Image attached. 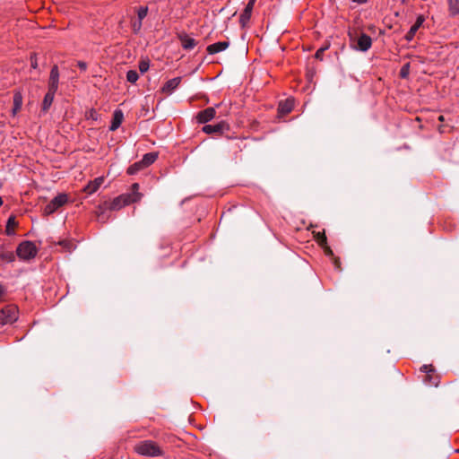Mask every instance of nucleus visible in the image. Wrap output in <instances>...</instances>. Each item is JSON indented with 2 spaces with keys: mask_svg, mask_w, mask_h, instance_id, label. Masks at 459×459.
Here are the masks:
<instances>
[{
  "mask_svg": "<svg viewBox=\"0 0 459 459\" xmlns=\"http://www.w3.org/2000/svg\"><path fill=\"white\" fill-rule=\"evenodd\" d=\"M150 67V62L148 59H142L140 62H139V70L141 72V74H144L148 71Z\"/></svg>",
  "mask_w": 459,
  "mask_h": 459,
  "instance_id": "27",
  "label": "nucleus"
},
{
  "mask_svg": "<svg viewBox=\"0 0 459 459\" xmlns=\"http://www.w3.org/2000/svg\"><path fill=\"white\" fill-rule=\"evenodd\" d=\"M448 10L452 16L459 14V0H447Z\"/></svg>",
  "mask_w": 459,
  "mask_h": 459,
  "instance_id": "21",
  "label": "nucleus"
},
{
  "mask_svg": "<svg viewBox=\"0 0 459 459\" xmlns=\"http://www.w3.org/2000/svg\"><path fill=\"white\" fill-rule=\"evenodd\" d=\"M4 289L2 286V284H0V297L4 294Z\"/></svg>",
  "mask_w": 459,
  "mask_h": 459,
  "instance_id": "36",
  "label": "nucleus"
},
{
  "mask_svg": "<svg viewBox=\"0 0 459 459\" xmlns=\"http://www.w3.org/2000/svg\"><path fill=\"white\" fill-rule=\"evenodd\" d=\"M181 82L180 77H175L169 80L162 87V91L167 94H171L173 91L179 85Z\"/></svg>",
  "mask_w": 459,
  "mask_h": 459,
  "instance_id": "14",
  "label": "nucleus"
},
{
  "mask_svg": "<svg viewBox=\"0 0 459 459\" xmlns=\"http://www.w3.org/2000/svg\"><path fill=\"white\" fill-rule=\"evenodd\" d=\"M327 48H328V47H324V48H319V49L316 52V54H315L316 58L322 60V59H323L324 52H325Z\"/></svg>",
  "mask_w": 459,
  "mask_h": 459,
  "instance_id": "30",
  "label": "nucleus"
},
{
  "mask_svg": "<svg viewBox=\"0 0 459 459\" xmlns=\"http://www.w3.org/2000/svg\"><path fill=\"white\" fill-rule=\"evenodd\" d=\"M293 100H286L284 102H281L279 105V111L283 114H287L292 110Z\"/></svg>",
  "mask_w": 459,
  "mask_h": 459,
  "instance_id": "20",
  "label": "nucleus"
},
{
  "mask_svg": "<svg viewBox=\"0 0 459 459\" xmlns=\"http://www.w3.org/2000/svg\"><path fill=\"white\" fill-rule=\"evenodd\" d=\"M430 367H431L430 365H423V366H421L420 370L425 372V373H429V372H430L432 370L430 368Z\"/></svg>",
  "mask_w": 459,
  "mask_h": 459,
  "instance_id": "33",
  "label": "nucleus"
},
{
  "mask_svg": "<svg viewBox=\"0 0 459 459\" xmlns=\"http://www.w3.org/2000/svg\"><path fill=\"white\" fill-rule=\"evenodd\" d=\"M352 1L357 4H365L367 2V0H352Z\"/></svg>",
  "mask_w": 459,
  "mask_h": 459,
  "instance_id": "35",
  "label": "nucleus"
},
{
  "mask_svg": "<svg viewBox=\"0 0 459 459\" xmlns=\"http://www.w3.org/2000/svg\"><path fill=\"white\" fill-rule=\"evenodd\" d=\"M16 222H15V219L14 217H10L7 221V224H6V233L7 235H13L14 234V231L13 229H11L12 227L15 226Z\"/></svg>",
  "mask_w": 459,
  "mask_h": 459,
  "instance_id": "25",
  "label": "nucleus"
},
{
  "mask_svg": "<svg viewBox=\"0 0 459 459\" xmlns=\"http://www.w3.org/2000/svg\"><path fill=\"white\" fill-rule=\"evenodd\" d=\"M77 65H78V66H79V68H80L81 70H82V71H85V70H86V68H87V64H86L85 62H83V61H79V62L77 63Z\"/></svg>",
  "mask_w": 459,
  "mask_h": 459,
  "instance_id": "32",
  "label": "nucleus"
},
{
  "mask_svg": "<svg viewBox=\"0 0 459 459\" xmlns=\"http://www.w3.org/2000/svg\"><path fill=\"white\" fill-rule=\"evenodd\" d=\"M145 167L143 166V164L141 163V160L134 163L133 165H131L128 169H127V173L129 175H134L136 174L138 171H140L141 169H144Z\"/></svg>",
  "mask_w": 459,
  "mask_h": 459,
  "instance_id": "22",
  "label": "nucleus"
},
{
  "mask_svg": "<svg viewBox=\"0 0 459 459\" xmlns=\"http://www.w3.org/2000/svg\"><path fill=\"white\" fill-rule=\"evenodd\" d=\"M425 18L423 15H419L416 19V22L411 27L410 30L405 35V39L407 41H411L415 36V33L419 30V28L423 24Z\"/></svg>",
  "mask_w": 459,
  "mask_h": 459,
  "instance_id": "11",
  "label": "nucleus"
},
{
  "mask_svg": "<svg viewBox=\"0 0 459 459\" xmlns=\"http://www.w3.org/2000/svg\"><path fill=\"white\" fill-rule=\"evenodd\" d=\"M30 62H31V67L36 69L38 66V62L35 55H32L30 56Z\"/></svg>",
  "mask_w": 459,
  "mask_h": 459,
  "instance_id": "31",
  "label": "nucleus"
},
{
  "mask_svg": "<svg viewBox=\"0 0 459 459\" xmlns=\"http://www.w3.org/2000/svg\"><path fill=\"white\" fill-rule=\"evenodd\" d=\"M22 95L21 92H15L13 95V115L14 116L22 108Z\"/></svg>",
  "mask_w": 459,
  "mask_h": 459,
  "instance_id": "19",
  "label": "nucleus"
},
{
  "mask_svg": "<svg viewBox=\"0 0 459 459\" xmlns=\"http://www.w3.org/2000/svg\"><path fill=\"white\" fill-rule=\"evenodd\" d=\"M124 119V113L121 109H116L113 113L111 125L109 126L110 131H116L122 124Z\"/></svg>",
  "mask_w": 459,
  "mask_h": 459,
  "instance_id": "13",
  "label": "nucleus"
},
{
  "mask_svg": "<svg viewBox=\"0 0 459 459\" xmlns=\"http://www.w3.org/2000/svg\"><path fill=\"white\" fill-rule=\"evenodd\" d=\"M179 39L184 49L191 50L196 46L195 39L187 35H181Z\"/></svg>",
  "mask_w": 459,
  "mask_h": 459,
  "instance_id": "17",
  "label": "nucleus"
},
{
  "mask_svg": "<svg viewBox=\"0 0 459 459\" xmlns=\"http://www.w3.org/2000/svg\"><path fill=\"white\" fill-rule=\"evenodd\" d=\"M229 46H230L229 41H219V42L209 45L207 47V52L210 55L217 54V53H220V52L227 49L229 48Z\"/></svg>",
  "mask_w": 459,
  "mask_h": 459,
  "instance_id": "12",
  "label": "nucleus"
},
{
  "mask_svg": "<svg viewBox=\"0 0 459 459\" xmlns=\"http://www.w3.org/2000/svg\"><path fill=\"white\" fill-rule=\"evenodd\" d=\"M139 78L138 73L135 70H129L126 73V80L131 83H135Z\"/></svg>",
  "mask_w": 459,
  "mask_h": 459,
  "instance_id": "24",
  "label": "nucleus"
},
{
  "mask_svg": "<svg viewBox=\"0 0 459 459\" xmlns=\"http://www.w3.org/2000/svg\"><path fill=\"white\" fill-rule=\"evenodd\" d=\"M18 319V309L13 305L4 307L0 310V326L13 324Z\"/></svg>",
  "mask_w": 459,
  "mask_h": 459,
  "instance_id": "4",
  "label": "nucleus"
},
{
  "mask_svg": "<svg viewBox=\"0 0 459 459\" xmlns=\"http://www.w3.org/2000/svg\"><path fill=\"white\" fill-rule=\"evenodd\" d=\"M3 204V201H2V198L0 197V206L2 205Z\"/></svg>",
  "mask_w": 459,
  "mask_h": 459,
  "instance_id": "38",
  "label": "nucleus"
},
{
  "mask_svg": "<svg viewBox=\"0 0 459 459\" xmlns=\"http://www.w3.org/2000/svg\"><path fill=\"white\" fill-rule=\"evenodd\" d=\"M216 115L215 108L211 107L198 113L196 118L200 124H205L211 121Z\"/></svg>",
  "mask_w": 459,
  "mask_h": 459,
  "instance_id": "8",
  "label": "nucleus"
},
{
  "mask_svg": "<svg viewBox=\"0 0 459 459\" xmlns=\"http://www.w3.org/2000/svg\"><path fill=\"white\" fill-rule=\"evenodd\" d=\"M0 258L6 263H12L15 259V255L13 252L7 251L0 254Z\"/></svg>",
  "mask_w": 459,
  "mask_h": 459,
  "instance_id": "23",
  "label": "nucleus"
},
{
  "mask_svg": "<svg viewBox=\"0 0 459 459\" xmlns=\"http://www.w3.org/2000/svg\"><path fill=\"white\" fill-rule=\"evenodd\" d=\"M371 38L365 33H360L357 39L356 45L352 46V48L356 50L366 52L371 48Z\"/></svg>",
  "mask_w": 459,
  "mask_h": 459,
  "instance_id": "6",
  "label": "nucleus"
},
{
  "mask_svg": "<svg viewBox=\"0 0 459 459\" xmlns=\"http://www.w3.org/2000/svg\"><path fill=\"white\" fill-rule=\"evenodd\" d=\"M148 7L147 6H140L137 10V18L138 20L143 21L148 14Z\"/></svg>",
  "mask_w": 459,
  "mask_h": 459,
  "instance_id": "26",
  "label": "nucleus"
},
{
  "mask_svg": "<svg viewBox=\"0 0 459 459\" xmlns=\"http://www.w3.org/2000/svg\"><path fill=\"white\" fill-rule=\"evenodd\" d=\"M37 253L38 249L35 244L28 240L22 242L16 249L17 256L21 260L24 261H28L34 258L37 255Z\"/></svg>",
  "mask_w": 459,
  "mask_h": 459,
  "instance_id": "3",
  "label": "nucleus"
},
{
  "mask_svg": "<svg viewBox=\"0 0 459 459\" xmlns=\"http://www.w3.org/2000/svg\"><path fill=\"white\" fill-rule=\"evenodd\" d=\"M142 22L143 21L138 20V19H137V21L133 22L132 29H133L134 33H135V34L139 33V31L142 29V24H143Z\"/></svg>",
  "mask_w": 459,
  "mask_h": 459,
  "instance_id": "28",
  "label": "nucleus"
},
{
  "mask_svg": "<svg viewBox=\"0 0 459 459\" xmlns=\"http://www.w3.org/2000/svg\"><path fill=\"white\" fill-rule=\"evenodd\" d=\"M68 201L65 194H59L54 197L44 208L45 214H51L55 212L59 207L63 206Z\"/></svg>",
  "mask_w": 459,
  "mask_h": 459,
  "instance_id": "5",
  "label": "nucleus"
},
{
  "mask_svg": "<svg viewBox=\"0 0 459 459\" xmlns=\"http://www.w3.org/2000/svg\"><path fill=\"white\" fill-rule=\"evenodd\" d=\"M56 92V91L48 89V92L46 93L42 102V110L44 112H46L52 105Z\"/></svg>",
  "mask_w": 459,
  "mask_h": 459,
  "instance_id": "16",
  "label": "nucleus"
},
{
  "mask_svg": "<svg viewBox=\"0 0 459 459\" xmlns=\"http://www.w3.org/2000/svg\"><path fill=\"white\" fill-rule=\"evenodd\" d=\"M226 127L227 125L225 122H220L216 125H205L203 127V132H204L207 134H222Z\"/></svg>",
  "mask_w": 459,
  "mask_h": 459,
  "instance_id": "10",
  "label": "nucleus"
},
{
  "mask_svg": "<svg viewBox=\"0 0 459 459\" xmlns=\"http://www.w3.org/2000/svg\"><path fill=\"white\" fill-rule=\"evenodd\" d=\"M134 450L137 454L143 456L154 457L161 455L159 446L152 440L139 442L135 446Z\"/></svg>",
  "mask_w": 459,
  "mask_h": 459,
  "instance_id": "2",
  "label": "nucleus"
},
{
  "mask_svg": "<svg viewBox=\"0 0 459 459\" xmlns=\"http://www.w3.org/2000/svg\"><path fill=\"white\" fill-rule=\"evenodd\" d=\"M349 36H350L351 40L354 41V37L351 33L349 34Z\"/></svg>",
  "mask_w": 459,
  "mask_h": 459,
  "instance_id": "37",
  "label": "nucleus"
},
{
  "mask_svg": "<svg viewBox=\"0 0 459 459\" xmlns=\"http://www.w3.org/2000/svg\"><path fill=\"white\" fill-rule=\"evenodd\" d=\"M255 3V0H249L248 3L247 4L243 13L240 14L239 22L242 27H245L248 23V22L251 18V14L253 12Z\"/></svg>",
  "mask_w": 459,
  "mask_h": 459,
  "instance_id": "7",
  "label": "nucleus"
},
{
  "mask_svg": "<svg viewBox=\"0 0 459 459\" xmlns=\"http://www.w3.org/2000/svg\"><path fill=\"white\" fill-rule=\"evenodd\" d=\"M408 74H409V64H406L402 67V69L400 71V75L402 78H406Z\"/></svg>",
  "mask_w": 459,
  "mask_h": 459,
  "instance_id": "29",
  "label": "nucleus"
},
{
  "mask_svg": "<svg viewBox=\"0 0 459 459\" xmlns=\"http://www.w3.org/2000/svg\"><path fill=\"white\" fill-rule=\"evenodd\" d=\"M98 217H99V220L101 221L102 222L105 221L103 212L98 214Z\"/></svg>",
  "mask_w": 459,
  "mask_h": 459,
  "instance_id": "34",
  "label": "nucleus"
},
{
  "mask_svg": "<svg viewBox=\"0 0 459 459\" xmlns=\"http://www.w3.org/2000/svg\"><path fill=\"white\" fill-rule=\"evenodd\" d=\"M139 184L134 183L130 193L123 194L116 198L108 204V209L113 211L120 210L121 208L130 204L138 202L142 198V194L139 193Z\"/></svg>",
  "mask_w": 459,
  "mask_h": 459,
  "instance_id": "1",
  "label": "nucleus"
},
{
  "mask_svg": "<svg viewBox=\"0 0 459 459\" xmlns=\"http://www.w3.org/2000/svg\"><path fill=\"white\" fill-rule=\"evenodd\" d=\"M158 158V154L156 152H148L143 155V159L141 160V163L145 168L152 164Z\"/></svg>",
  "mask_w": 459,
  "mask_h": 459,
  "instance_id": "18",
  "label": "nucleus"
},
{
  "mask_svg": "<svg viewBox=\"0 0 459 459\" xmlns=\"http://www.w3.org/2000/svg\"><path fill=\"white\" fill-rule=\"evenodd\" d=\"M402 2H403V3H404V2H405V0H403Z\"/></svg>",
  "mask_w": 459,
  "mask_h": 459,
  "instance_id": "39",
  "label": "nucleus"
},
{
  "mask_svg": "<svg viewBox=\"0 0 459 459\" xmlns=\"http://www.w3.org/2000/svg\"><path fill=\"white\" fill-rule=\"evenodd\" d=\"M59 84V71L57 65L51 68L48 81V89L57 91Z\"/></svg>",
  "mask_w": 459,
  "mask_h": 459,
  "instance_id": "9",
  "label": "nucleus"
},
{
  "mask_svg": "<svg viewBox=\"0 0 459 459\" xmlns=\"http://www.w3.org/2000/svg\"><path fill=\"white\" fill-rule=\"evenodd\" d=\"M103 182L104 178L102 177L97 178L93 181L88 183V185L84 187V191L91 195L100 187Z\"/></svg>",
  "mask_w": 459,
  "mask_h": 459,
  "instance_id": "15",
  "label": "nucleus"
}]
</instances>
